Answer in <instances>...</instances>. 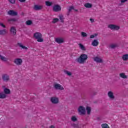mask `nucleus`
<instances>
[{
	"instance_id": "30",
	"label": "nucleus",
	"mask_w": 128,
	"mask_h": 128,
	"mask_svg": "<svg viewBox=\"0 0 128 128\" xmlns=\"http://www.w3.org/2000/svg\"><path fill=\"white\" fill-rule=\"evenodd\" d=\"M26 26H30L31 24H32V21L30 20H28L26 22Z\"/></svg>"
},
{
	"instance_id": "6",
	"label": "nucleus",
	"mask_w": 128,
	"mask_h": 128,
	"mask_svg": "<svg viewBox=\"0 0 128 128\" xmlns=\"http://www.w3.org/2000/svg\"><path fill=\"white\" fill-rule=\"evenodd\" d=\"M62 10V8L58 4L55 5L53 6V12H58Z\"/></svg>"
},
{
	"instance_id": "21",
	"label": "nucleus",
	"mask_w": 128,
	"mask_h": 128,
	"mask_svg": "<svg viewBox=\"0 0 128 128\" xmlns=\"http://www.w3.org/2000/svg\"><path fill=\"white\" fill-rule=\"evenodd\" d=\"M0 60L3 62H8V58L0 54Z\"/></svg>"
},
{
	"instance_id": "10",
	"label": "nucleus",
	"mask_w": 128,
	"mask_h": 128,
	"mask_svg": "<svg viewBox=\"0 0 128 128\" xmlns=\"http://www.w3.org/2000/svg\"><path fill=\"white\" fill-rule=\"evenodd\" d=\"M50 101L52 104H56L58 102V98L56 97H52L50 98Z\"/></svg>"
},
{
	"instance_id": "41",
	"label": "nucleus",
	"mask_w": 128,
	"mask_h": 128,
	"mask_svg": "<svg viewBox=\"0 0 128 128\" xmlns=\"http://www.w3.org/2000/svg\"><path fill=\"white\" fill-rule=\"evenodd\" d=\"M96 36L94 34L90 35V38H94Z\"/></svg>"
},
{
	"instance_id": "40",
	"label": "nucleus",
	"mask_w": 128,
	"mask_h": 128,
	"mask_svg": "<svg viewBox=\"0 0 128 128\" xmlns=\"http://www.w3.org/2000/svg\"><path fill=\"white\" fill-rule=\"evenodd\" d=\"M0 26H2V28H6V25L2 23H0Z\"/></svg>"
},
{
	"instance_id": "24",
	"label": "nucleus",
	"mask_w": 128,
	"mask_h": 128,
	"mask_svg": "<svg viewBox=\"0 0 128 128\" xmlns=\"http://www.w3.org/2000/svg\"><path fill=\"white\" fill-rule=\"evenodd\" d=\"M45 4L47 6H52V2L50 1H46L45 2Z\"/></svg>"
},
{
	"instance_id": "26",
	"label": "nucleus",
	"mask_w": 128,
	"mask_h": 128,
	"mask_svg": "<svg viewBox=\"0 0 128 128\" xmlns=\"http://www.w3.org/2000/svg\"><path fill=\"white\" fill-rule=\"evenodd\" d=\"M6 34V29L0 30V34Z\"/></svg>"
},
{
	"instance_id": "4",
	"label": "nucleus",
	"mask_w": 128,
	"mask_h": 128,
	"mask_svg": "<svg viewBox=\"0 0 128 128\" xmlns=\"http://www.w3.org/2000/svg\"><path fill=\"white\" fill-rule=\"evenodd\" d=\"M80 114H86V108L82 106H80L78 108Z\"/></svg>"
},
{
	"instance_id": "17",
	"label": "nucleus",
	"mask_w": 128,
	"mask_h": 128,
	"mask_svg": "<svg viewBox=\"0 0 128 128\" xmlns=\"http://www.w3.org/2000/svg\"><path fill=\"white\" fill-rule=\"evenodd\" d=\"M120 76L122 78H124V79L128 78V76L126 75V74H124V73L120 74Z\"/></svg>"
},
{
	"instance_id": "42",
	"label": "nucleus",
	"mask_w": 128,
	"mask_h": 128,
	"mask_svg": "<svg viewBox=\"0 0 128 128\" xmlns=\"http://www.w3.org/2000/svg\"><path fill=\"white\" fill-rule=\"evenodd\" d=\"M128 0H121L122 4H124V2H126Z\"/></svg>"
},
{
	"instance_id": "9",
	"label": "nucleus",
	"mask_w": 128,
	"mask_h": 128,
	"mask_svg": "<svg viewBox=\"0 0 128 128\" xmlns=\"http://www.w3.org/2000/svg\"><path fill=\"white\" fill-rule=\"evenodd\" d=\"M42 8H44L42 5L35 4L34 6V10H42Z\"/></svg>"
},
{
	"instance_id": "29",
	"label": "nucleus",
	"mask_w": 128,
	"mask_h": 128,
	"mask_svg": "<svg viewBox=\"0 0 128 128\" xmlns=\"http://www.w3.org/2000/svg\"><path fill=\"white\" fill-rule=\"evenodd\" d=\"M71 120L74 122H76L78 120V118L76 116H72L71 118Z\"/></svg>"
},
{
	"instance_id": "12",
	"label": "nucleus",
	"mask_w": 128,
	"mask_h": 128,
	"mask_svg": "<svg viewBox=\"0 0 128 128\" xmlns=\"http://www.w3.org/2000/svg\"><path fill=\"white\" fill-rule=\"evenodd\" d=\"M8 14L10 16H18V12H14V10H10L9 11H8Z\"/></svg>"
},
{
	"instance_id": "35",
	"label": "nucleus",
	"mask_w": 128,
	"mask_h": 128,
	"mask_svg": "<svg viewBox=\"0 0 128 128\" xmlns=\"http://www.w3.org/2000/svg\"><path fill=\"white\" fill-rule=\"evenodd\" d=\"M8 2L10 4H16V0H8Z\"/></svg>"
},
{
	"instance_id": "25",
	"label": "nucleus",
	"mask_w": 128,
	"mask_h": 128,
	"mask_svg": "<svg viewBox=\"0 0 128 128\" xmlns=\"http://www.w3.org/2000/svg\"><path fill=\"white\" fill-rule=\"evenodd\" d=\"M78 46H79V47L80 48L81 50H86V47H84V45H82V44H79Z\"/></svg>"
},
{
	"instance_id": "8",
	"label": "nucleus",
	"mask_w": 128,
	"mask_h": 128,
	"mask_svg": "<svg viewBox=\"0 0 128 128\" xmlns=\"http://www.w3.org/2000/svg\"><path fill=\"white\" fill-rule=\"evenodd\" d=\"M2 80L4 82H8L10 80V76L8 74H4L2 75Z\"/></svg>"
},
{
	"instance_id": "1",
	"label": "nucleus",
	"mask_w": 128,
	"mask_h": 128,
	"mask_svg": "<svg viewBox=\"0 0 128 128\" xmlns=\"http://www.w3.org/2000/svg\"><path fill=\"white\" fill-rule=\"evenodd\" d=\"M86 60H88V55L86 54H82L76 60L77 62H78V64H84L86 62Z\"/></svg>"
},
{
	"instance_id": "37",
	"label": "nucleus",
	"mask_w": 128,
	"mask_h": 128,
	"mask_svg": "<svg viewBox=\"0 0 128 128\" xmlns=\"http://www.w3.org/2000/svg\"><path fill=\"white\" fill-rule=\"evenodd\" d=\"M10 22H17L18 19L15 18H13L10 19Z\"/></svg>"
},
{
	"instance_id": "38",
	"label": "nucleus",
	"mask_w": 128,
	"mask_h": 128,
	"mask_svg": "<svg viewBox=\"0 0 128 128\" xmlns=\"http://www.w3.org/2000/svg\"><path fill=\"white\" fill-rule=\"evenodd\" d=\"M90 22H92V23L94 22V18H90Z\"/></svg>"
},
{
	"instance_id": "7",
	"label": "nucleus",
	"mask_w": 128,
	"mask_h": 128,
	"mask_svg": "<svg viewBox=\"0 0 128 128\" xmlns=\"http://www.w3.org/2000/svg\"><path fill=\"white\" fill-rule=\"evenodd\" d=\"M94 62H98V64H102L104 62V60L100 58L98 56H96L94 58Z\"/></svg>"
},
{
	"instance_id": "3",
	"label": "nucleus",
	"mask_w": 128,
	"mask_h": 128,
	"mask_svg": "<svg viewBox=\"0 0 128 128\" xmlns=\"http://www.w3.org/2000/svg\"><path fill=\"white\" fill-rule=\"evenodd\" d=\"M14 62L16 66H22V59L20 58H16L14 59Z\"/></svg>"
},
{
	"instance_id": "11",
	"label": "nucleus",
	"mask_w": 128,
	"mask_h": 128,
	"mask_svg": "<svg viewBox=\"0 0 128 128\" xmlns=\"http://www.w3.org/2000/svg\"><path fill=\"white\" fill-rule=\"evenodd\" d=\"M54 88L56 90H64V87L62 86V85L56 84L54 85Z\"/></svg>"
},
{
	"instance_id": "33",
	"label": "nucleus",
	"mask_w": 128,
	"mask_h": 128,
	"mask_svg": "<svg viewBox=\"0 0 128 128\" xmlns=\"http://www.w3.org/2000/svg\"><path fill=\"white\" fill-rule=\"evenodd\" d=\"M58 18H55L53 19L52 22L53 24H56V22H58Z\"/></svg>"
},
{
	"instance_id": "32",
	"label": "nucleus",
	"mask_w": 128,
	"mask_h": 128,
	"mask_svg": "<svg viewBox=\"0 0 128 128\" xmlns=\"http://www.w3.org/2000/svg\"><path fill=\"white\" fill-rule=\"evenodd\" d=\"M74 6H70L68 9V12H72V10H74Z\"/></svg>"
},
{
	"instance_id": "16",
	"label": "nucleus",
	"mask_w": 128,
	"mask_h": 128,
	"mask_svg": "<svg viewBox=\"0 0 128 128\" xmlns=\"http://www.w3.org/2000/svg\"><path fill=\"white\" fill-rule=\"evenodd\" d=\"M108 96L111 100H114V93L111 91L108 92Z\"/></svg>"
},
{
	"instance_id": "14",
	"label": "nucleus",
	"mask_w": 128,
	"mask_h": 128,
	"mask_svg": "<svg viewBox=\"0 0 128 128\" xmlns=\"http://www.w3.org/2000/svg\"><path fill=\"white\" fill-rule=\"evenodd\" d=\"M55 42L58 44H62V42H64V39L62 38H56L55 39Z\"/></svg>"
},
{
	"instance_id": "39",
	"label": "nucleus",
	"mask_w": 128,
	"mask_h": 128,
	"mask_svg": "<svg viewBox=\"0 0 128 128\" xmlns=\"http://www.w3.org/2000/svg\"><path fill=\"white\" fill-rule=\"evenodd\" d=\"M60 20L62 22H64V20H62V16H60Z\"/></svg>"
},
{
	"instance_id": "5",
	"label": "nucleus",
	"mask_w": 128,
	"mask_h": 128,
	"mask_svg": "<svg viewBox=\"0 0 128 128\" xmlns=\"http://www.w3.org/2000/svg\"><path fill=\"white\" fill-rule=\"evenodd\" d=\"M108 28L110 30H118L120 26L114 24H110L108 26Z\"/></svg>"
},
{
	"instance_id": "43",
	"label": "nucleus",
	"mask_w": 128,
	"mask_h": 128,
	"mask_svg": "<svg viewBox=\"0 0 128 128\" xmlns=\"http://www.w3.org/2000/svg\"><path fill=\"white\" fill-rule=\"evenodd\" d=\"M19 2H26V0H19Z\"/></svg>"
},
{
	"instance_id": "18",
	"label": "nucleus",
	"mask_w": 128,
	"mask_h": 128,
	"mask_svg": "<svg viewBox=\"0 0 128 128\" xmlns=\"http://www.w3.org/2000/svg\"><path fill=\"white\" fill-rule=\"evenodd\" d=\"M4 92L6 94H10V90L8 88H4Z\"/></svg>"
},
{
	"instance_id": "27",
	"label": "nucleus",
	"mask_w": 128,
	"mask_h": 128,
	"mask_svg": "<svg viewBox=\"0 0 128 128\" xmlns=\"http://www.w3.org/2000/svg\"><path fill=\"white\" fill-rule=\"evenodd\" d=\"M86 110H87V114H90V112H92V109L90 108V107L87 106Z\"/></svg>"
},
{
	"instance_id": "19",
	"label": "nucleus",
	"mask_w": 128,
	"mask_h": 128,
	"mask_svg": "<svg viewBox=\"0 0 128 128\" xmlns=\"http://www.w3.org/2000/svg\"><path fill=\"white\" fill-rule=\"evenodd\" d=\"M122 60H123L124 62L128 60V54H124L122 56Z\"/></svg>"
},
{
	"instance_id": "13",
	"label": "nucleus",
	"mask_w": 128,
	"mask_h": 128,
	"mask_svg": "<svg viewBox=\"0 0 128 128\" xmlns=\"http://www.w3.org/2000/svg\"><path fill=\"white\" fill-rule=\"evenodd\" d=\"M10 32L12 34H13L14 36H16V28L14 26L11 27L10 29Z\"/></svg>"
},
{
	"instance_id": "36",
	"label": "nucleus",
	"mask_w": 128,
	"mask_h": 128,
	"mask_svg": "<svg viewBox=\"0 0 128 128\" xmlns=\"http://www.w3.org/2000/svg\"><path fill=\"white\" fill-rule=\"evenodd\" d=\"M65 74H68V76H72V72H68V71H65Z\"/></svg>"
},
{
	"instance_id": "2",
	"label": "nucleus",
	"mask_w": 128,
	"mask_h": 128,
	"mask_svg": "<svg viewBox=\"0 0 128 128\" xmlns=\"http://www.w3.org/2000/svg\"><path fill=\"white\" fill-rule=\"evenodd\" d=\"M34 38L37 40L38 42H44V38H42V34L40 32H36L34 33Z\"/></svg>"
},
{
	"instance_id": "15",
	"label": "nucleus",
	"mask_w": 128,
	"mask_h": 128,
	"mask_svg": "<svg viewBox=\"0 0 128 128\" xmlns=\"http://www.w3.org/2000/svg\"><path fill=\"white\" fill-rule=\"evenodd\" d=\"M98 40H94L92 43V46H98Z\"/></svg>"
},
{
	"instance_id": "31",
	"label": "nucleus",
	"mask_w": 128,
	"mask_h": 128,
	"mask_svg": "<svg viewBox=\"0 0 128 128\" xmlns=\"http://www.w3.org/2000/svg\"><path fill=\"white\" fill-rule=\"evenodd\" d=\"M81 36L83 38H86V37L88 36V34L84 32H81Z\"/></svg>"
},
{
	"instance_id": "23",
	"label": "nucleus",
	"mask_w": 128,
	"mask_h": 128,
	"mask_svg": "<svg viewBox=\"0 0 128 128\" xmlns=\"http://www.w3.org/2000/svg\"><path fill=\"white\" fill-rule=\"evenodd\" d=\"M6 98V94L3 92H0V98L4 99Z\"/></svg>"
},
{
	"instance_id": "45",
	"label": "nucleus",
	"mask_w": 128,
	"mask_h": 128,
	"mask_svg": "<svg viewBox=\"0 0 128 128\" xmlns=\"http://www.w3.org/2000/svg\"><path fill=\"white\" fill-rule=\"evenodd\" d=\"M75 12H78V10H75Z\"/></svg>"
},
{
	"instance_id": "22",
	"label": "nucleus",
	"mask_w": 128,
	"mask_h": 128,
	"mask_svg": "<svg viewBox=\"0 0 128 128\" xmlns=\"http://www.w3.org/2000/svg\"><path fill=\"white\" fill-rule=\"evenodd\" d=\"M18 45L20 46V48H23V50H28V48L22 44V43H18Z\"/></svg>"
},
{
	"instance_id": "44",
	"label": "nucleus",
	"mask_w": 128,
	"mask_h": 128,
	"mask_svg": "<svg viewBox=\"0 0 128 128\" xmlns=\"http://www.w3.org/2000/svg\"><path fill=\"white\" fill-rule=\"evenodd\" d=\"M50 128H54V126L52 125V126L50 127Z\"/></svg>"
},
{
	"instance_id": "34",
	"label": "nucleus",
	"mask_w": 128,
	"mask_h": 128,
	"mask_svg": "<svg viewBox=\"0 0 128 128\" xmlns=\"http://www.w3.org/2000/svg\"><path fill=\"white\" fill-rule=\"evenodd\" d=\"M110 48H116V44H112L110 45Z\"/></svg>"
},
{
	"instance_id": "20",
	"label": "nucleus",
	"mask_w": 128,
	"mask_h": 128,
	"mask_svg": "<svg viewBox=\"0 0 128 128\" xmlns=\"http://www.w3.org/2000/svg\"><path fill=\"white\" fill-rule=\"evenodd\" d=\"M84 6H85V8H90L92 7V4L90 3H86L84 4Z\"/></svg>"
},
{
	"instance_id": "28",
	"label": "nucleus",
	"mask_w": 128,
	"mask_h": 128,
	"mask_svg": "<svg viewBox=\"0 0 128 128\" xmlns=\"http://www.w3.org/2000/svg\"><path fill=\"white\" fill-rule=\"evenodd\" d=\"M101 126L102 128H110V127L108 126V125L106 124H102L101 125Z\"/></svg>"
}]
</instances>
